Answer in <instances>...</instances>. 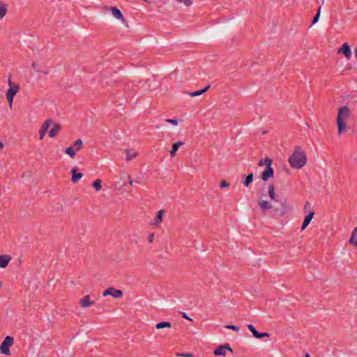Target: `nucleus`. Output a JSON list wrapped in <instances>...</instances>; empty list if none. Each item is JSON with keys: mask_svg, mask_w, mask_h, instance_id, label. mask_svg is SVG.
I'll list each match as a JSON object with an SVG mask.
<instances>
[{"mask_svg": "<svg viewBox=\"0 0 357 357\" xmlns=\"http://www.w3.org/2000/svg\"><path fill=\"white\" fill-rule=\"evenodd\" d=\"M307 160L305 152L299 146L294 147L293 153L288 159L290 166L296 169L303 168L306 165Z\"/></svg>", "mask_w": 357, "mask_h": 357, "instance_id": "1", "label": "nucleus"}, {"mask_svg": "<svg viewBox=\"0 0 357 357\" xmlns=\"http://www.w3.org/2000/svg\"><path fill=\"white\" fill-rule=\"evenodd\" d=\"M350 116V110L348 107H341L337 114V125L339 135L342 134L346 130V120Z\"/></svg>", "mask_w": 357, "mask_h": 357, "instance_id": "2", "label": "nucleus"}, {"mask_svg": "<svg viewBox=\"0 0 357 357\" xmlns=\"http://www.w3.org/2000/svg\"><path fill=\"white\" fill-rule=\"evenodd\" d=\"M266 168L262 172L261 178L263 181H267L269 178H273L274 175V170L271 167L273 160L268 157L266 158Z\"/></svg>", "mask_w": 357, "mask_h": 357, "instance_id": "3", "label": "nucleus"}, {"mask_svg": "<svg viewBox=\"0 0 357 357\" xmlns=\"http://www.w3.org/2000/svg\"><path fill=\"white\" fill-rule=\"evenodd\" d=\"M14 339L13 337L7 335L0 345V351L6 356L10 355L9 348L13 344Z\"/></svg>", "mask_w": 357, "mask_h": 357, "instance_id": "4", "label": "nucleus"}, {"mask_svg": "<svg viewBox=\"0 0 357 357\" xmlns=\"http://www.w3.org/2000/svg\"><path fill=\"white\" fill-rule=\"evenodd\" d=\"M123 294L121 290L116 289L114 287H109L102 293L103 296H112L114 298H121L123 296Z\"/></svg>", "mask_w": 357, "mask_h": 357, "instance_id": "5", "label": "nucleus"}, {"mask_svg": "<svg viewBox=\"0 0 357 357\" xmlns=\"http://www.w3.org/2000/svg\"><path fill=\"white\" fill-rule=\"evenodd\" d=\"M226 351H229L233 353V349L228 344H225L219 346L217 349H215L213 354L215 356H225L226 355Z\"/></svg>", "mask_w": 357, "mask_h": 357, "instance_id": "6", "label": "nucleus"}, {"mask_svg": "<svg viewBox=\"0 0 357 357\" xmlns=\"http://www.w3.org/2000/svg\"><path fill=\"white\" fill-rule=\"evenodd\" d=\"M337 54H343L347 60H349L351 57V51L350 46L348 43H344L341 47L338 50Z\"/></svg>", "mask_w": 357, "mask_h": 357, "instance_id": "7", "label": "nucleus"}, {"mask_svg": "<svg viewBox=\"0 0 357 357\" xmlns=\"http://www.w3.org/2000/svg\"><path fill=\"white\" fill-rule=\"evenodd\" d=\"M287 210L286 203H281L280 208H274L275 215L282 217L287 213Z\"/></svg>", "mask_w": 357, "mask_h": 357, "instance_id": "8", "label": "nucleus"}, {"mask_svg": "<svg viewBox=\"0 0 357 357\" xmlns=\"http://www.w3.org/2000/svg\"><path fill=\"white\" fill-rule=\"evenodd\" d=\"M9 89L6 92V96H15L19 91V86L17 84H13L11 81L8 80Z\"/></svg>", "mask_w": 357, "mask_h": 357, "instance_id": "9", "label": "nucleus"}, {"mask_svg": "<svg viewBox=\"0 0 357 357\" xmlns=\"http://www.w3.org/2000/svg\"><path fill=\"white\" fill-rule=\"evenodd\" d=\"M314 215V211H310L309 213L304 218L303 222L301 227V231H303L310 223Z\"/></svg>", "mask_w": 357, "mask_h": 357, "instance_id": "10", "label": "nucleus"}, {"mask_svg": "<svg viewBox=\"0 0 357 357\" xmlns=\"http://www.w3.org/2000/svg\"><path fill=\"white\" fill-rule=\"evenodd\" d=\"M71 181L73 183H77L83 176L82 173L77 172V167L73 168L71 170Z\"/></svg>", "mask_w": 357, "mask_h": 357, "instance_id": "11", "label": "nucleus"}, {"mask_svg": "<svg viewBox=\"0 0 357 357\" xmlns=\"http://www.w3.org/2000/svg\"><path fill=\"white\" fill-rule=\"evenodd\" d=\"M165 212V211L164 209L160 210L151 225L158 226L159 224H160L162 222Z\"/></svg>", "mask_w": 357, "mask_h": 357, "instance_id": "12", "label": "nucleus"}, {"mask_svg": "<svg viewBox=\"0 0 357 357\" xmlns=\"http://www.w3.org/2000/svg\"><path fill=\"white\" fill-rule=\"evenodd\" d=\"M258 204L261 210L265 213L266 210L271 209L273 208L271 204L268 201L259 200Z\"/></svg>", "mask_w": 357, "mask_h": 357, "instance_id": "13", "label": "nucleus"}, {"mask_svg": "<svg viewBox=\"0 0 357 357\" xmlns=\"http://www.w3.org/2000/svg\"><path fill=\"white\" fill-rule=\"evenodd\" d=\"M244 179L242 181V183L244 186L248 187L253 181L254 174L253 173H250L248 175H243Z\"/></svg>", "mask_w": 357, "mask_h": 357, "instance_id": "14", "label": "nucleus"}, {"mask_svg": "<svg viewBox=\"0 0 357 357\" xmlns=\"http://www.w3.org/2000/svg\"><path fill=\"white\" fill-rule=\"evenodd\" d=\"M79 303L82 307H86L93 304L94 303L90 301L89 295H86L80 300Z\"/></svg>", "mask_w": 357, "mask_h": 357, "instance_id": "15", "label": "nucleus"}, {"mask_svg": "<svg viewBox=\"0 0 357 357\" xmlns=\"http://www.w3.org/2000/svg\"><path fill=\"white\" fill-rule=\"evenodd\" d=\"M10 259V257L8 255H0V268H6Z\"/></svg>", "mask_w": 357, "mask_h": 357, "instance_id": "16", "label": "nucleus"}, {"mask_svg": "<svg viewBox=\"0 0 357 357\" xmlns=\"http://www.w3.org/2000/svg\"><path fill=\"white\" fill-rule=\"evenodd\" d=\"M111 12L115 18L118 20H124L122 13L116 7H111Z\"/></svg>", "mask_w": 357, "mask_h": 357, "instance_id": "17", "label": "nucleus"}, {"mask_svg": "<svg viewBox=\"0 0 357 357\" xmlns=\"http://www.w3.org/2000/svg\"><path fill=\"white\" fill-rule=\"evenodd\" d=\"M61 127L59 123H54V127L51 129L49 132L50 137H54L61 130Z\"/></svg>", "mask_w": 357, "mask_h": 357, "instance_id": "18", "label": "nucleus"}, {"mask_svg": "<svg viewBox=\"0 0 357 357\" xmlns=\"http://www.w3.org/2000/svg\"><path fill=\"white\" fill-rule=\"evenodd\" d=\"M184 143L183 142L178 141L174 144H173L172 149L170 150L169 153L171 156L173 158L176 155V151H178V148L182 146Z\"/></svg>", "mask_w": 357, "mask_h": 357, "instance_id": "19", "label": "nucleus"}, {"mask_svg": "<svg viewBox=\"0 0 357 357\" xmlns=\"http://www.w3.org/2000/svg\"><path fill=\"white\" fill-rule=\"evenodd\" d=\"M349 243L357 247V227L352 231Z\"/></svg>", "mask_w": 357, "mask_h": 357, "instance_id": "20", "label": "nucleus"}, {"mask_svg": "<svg viewBox=\"0 0 357 357\" xmlns=\"http://www.w3.org/2000/svg\"><path fill=\"white\" fill-rule=\"evenodd\" d=\"M210 87H211V86L208 85L206 87L201 89V90H198V91H194V92H191L189 94L192 97L198 96H200V95L204 93L205 92H206L209 89Z\"/></svg>", "mask_w": 357, "mask_h": 357, "instance_id": "21", "label": "nucleus"}, {"mask_svg": "<svg viewBox=\"0 0 357 357\" xmlns=\"http://www.w3.org/2000/svg\"><path fill=\"white\" fill-rule=\"evenodd\" d=\"M268 195H269L270 198L272 200L276 201L275 193V186L273 184H271L268 185Z\"/></svg>", "mask_w": 357, "mask_h": 357, "instance_id": "22", "label": "nucleus"}, {"mask_svg": "<svg viewBox=\"0 0 357 357\" xmlns=\"http://www.w3.org/2000/svg\"><path fill=\"white\" fill-rule=\"evenodd\" d=\"M155 327H156L157 329H162V328H171L172 327V324L169 321H162V322L158 323L156 324Z\"/></svg>", "mask_w": 357, "mask_h": 357, "instance_id": "23", "label": "nucleus"}, {"mask_svg": "<svg viewBox=\"0 0 357 357\" xmlns=\"http://www.w3.org/2000/svg\"><path fill=\"white\" fill-rule=\"evenodd\" d=\"M65 153L68 154L71 158L75 157V151L73 146H69L66 148Z\"/></svg>", "mask_w": 357, "mask_h": 357, "instance_id": "24", "label": "nucleus"}, {"mask_svg": "<svg viewBox=\"0 0 357 357\" xmlns=\"http://www.w3.org/2000/svg\"><path fill=\"white\" fill-rule=\"evenodd\" d=\"M92 186L96 191H100L102 188V181L100 179H96L92 183Z\"/></svg>", "mask_w": 357, "mask_h": 357, "instance_id": "25", "label": "nucleus"}, {"mask_svg": "<svg viewBox=\"0 0 357 357\" xmlns=\"http://www.w3.org/2000/svg\"><path fill=\"white\" fill-rule=\"evenodd\" d=\"M126 160L128 161L132 160L137 155V153L132 152L130 150H126Z\"/></svg>", "mask_w": 357, "mask_h": 357, "instance_id": "26", "label": "nucleus"}, {"mask_svg": "<svg viewBox=\"0 0 357 357\" xmlns=\"http://www.w3.org/2000/svg\"><path fill=\"white\" fill-rule=\"evenodd\" d=\"M7 13V8L5 4L0 3V20L2 19Z\"/></svg>", "mask_w": 357, "mask_h": 357, "instance_id": "27", "label": "nucleus"}, {"mask_svg": "<svg viewBox=\"0 0 357 357\" xmlns=\"http://www.w3.org/2000/svg\"><path fill=\"white\" fill-rule=\"evenodd\" d=\"M74 149H75V151H79L80 149H82L83 147V142L82 141L79 139H77L75 143H74V146H73Z\"/></svg>", "mask_w": 357, "mask_h": 357, "instance_id": "28", "label": "nucleus"}, {"mask_svg": "<svg viewBox=\"0 0 357 357\" xmlns=\"http://www.w3.org/2000/svg\"><path fill=\"white\" fill-rule=\"evenodd\" d=\"M52 123H53L52 119H46L42 124L41 128L47 131L48 128H50Z\"/></svg>", "mask_w": 357, "mask_h": 357, "instance_id": "29", "label": "nucleus"}, {"mask_svg": "<svg viewBox=\"0 0 357 357\" xmlns=\"http://www.w3.org/2000/svg\"><path fill=\"white\" fill-rule=\"evenodd\" d=\"M248 329L252 332L253 336L257 338L258 334H259V332L257 331V329L255 328V327L252 325V324H248Z\"/></svg>", "mask_w": 357, "mask_h": 357, "instance_id": "30", "label": "nucleus"}, {"mask_svg": "<svg viewBox=\"0 0 357 357\" xmlns=\"http://www.w3.org/2000/svg\"><path fill=\"white\" fill-rule=\"evenodd\" d=\"M320 12H321V7L319 8L317 14L314 16L312 21V24H314L319 21V19L320 17Z\"/></svg>", "mask_w": 357, "mask_h": 357, "instance_id": "31", "label": "nucleus"}, {"mask_svg": "<svg viewBox=\"0 0 357 357\" xmlns=\"http://www.w3.org/2000/svg\"><path fill=\"white\" fill-rule=\"evenodd\" d=\"M178 2L183 3L186 6H190L192 3V0H176Z\"/></svg>", "mask_w": 357, "mask_h": 357, "instance_id": "32", "label": "nucleus"}, {"mask_svg": "<svg viewBox=\"0 0 357 357\" xmlns=\"http://www.w3.org/2000/svg\"><path fill=\"white\" fill-rule=\"evenodd\" d=\"M177 356H183V357H194L192 353H178L176 354Z\"/></svg>", "mask_w": 357, "mask_h": 357, "instance_id": "33", "label": "nucleus"}, {"mask_svg": "<svg viewBox=\"0 0 357 357\" xmlns=\"http://www.w3.org/2000/svg\"><path fill=\"white\" fill-rule=\"evenodd\" d=\"M226 328L233 330L234 331H238L239 327L235 326V325H227L225 326Z\"/></svg>", "mask_w": 357, "mask_h": 357, "instance_id": "34", "label": "nucleus"}, {"mask_svg": "<svg viewBox=\"0 0 357 357\" xmlns=\"http://www.w3.org/2000/svg\"><path fill=\"white\" fill-rule=\"evenodd\" d=\"M165 121L172 123L174 126H176L178 124V120L176 119H167L165 120Z\"/></svg>", "mask_w": 357, "mask_h": 357, "instance_id": "35", "label": "nucleus"}, {"mask_svg": "<svg viewBox=\"0 0 357 357\" xmlns=\"http://www.w3.org/2000/svg\"><path fill=\"white\" fill-rule=\"evenodd\" d=\"M269 335H270L268 333H266V332H264V333H259V334H258V335L257 337V339H261V338H263V337H269Z\"/></svg>", "mask_w": 357, "mask_h": 357, "instance_id": "36", "label": "nucleus"}, {"mask_svg": "<svg viewBox=\"0 0 357 357\" xmlns=\"http://www.w3.org/2000/svg\"><path fill=\"white\" fill-rule=\"evenodd\" d=\"M46 130H43L40 128V130H39V139H43L45 133H46Z\"/></svg>", "mask_w": 357, "mask_h": 357, "instance_id": "37", "label": "nucleus"}, {"mask_svg": "<svg viewBox=\"0 0 357 357\" xmlns=\"http://www.w3.org/2000/svg\"><path fill=\"white\" fill-rule=\"evenodd\" d=\"M229 186V183L225 180H222L220 183V188H227Z\"/></svg>", "mask_w": 357, "mask_h": 357, "instance_id": "38", "label": "nucleus"}, {"mask_svg": "<svg viewBox=\"0 0 357 357\" xmlns=\"http://www.w3.org/2000/svg\"><path fill=\"white\" fill-rule=\"evenodd\" d=\"M6 98H7V100H8V102L9 103V105L10 107H12V104H13V98H14V96H6Z\"/></svg>", "mask_w": 357, "mask_h": 357, "instance_id": "39", "label": "nucleus"}, {"mask_svg": "<svg viewBox=\"0 0 357 357\" xmlns=\"http://www.w3.org/2000/svg\"><path fill=\"white\" fill-rule=\"evenodd\" d=\"M153 238H154V234L153 233L149 234V235L148 236L149 243H153Z\"/></svg>", "mask_w": 357, "mask_h": 357, "instance_id": "40", "label": "nucleus"}, {"mask_svg": "<svg viewBox=\"0 0 357 357\" xmlns=\"http://www.w3.org/2000/svg\"><path fill=\"white\" fill-rule=\"evenodd\" d=\"M310 210V204L308 202H306L304 206V211H307Z\"/></svg>", "mask_w": 357, "mask_h": 357, "instance_id": "41", "label": "nucleus"}, {"mask_svg": "<svg viewBox=\"0 0 357 357\" xmlns=\"http://www.w3.org/2000/svg\"><path fill=\"white\" fill-rule=\"evenodd\" d=\"M266 158L264 160L261 159L259 160V163H258V165L259 167H261V166H264V165H266Z\"/></svg>", "mask_w": 357, "mask_h": 357, "instance_id": "42", "label": "nucleus"}, {"mask_svg": "<svg viewBox=\"0 0 357 357\" xmlns=\"http://www.w3.org/2000/svg\"><path fill=\"white\" fill-rule=\"evenodd\" d=\"M181 314H182V317L185 319H188V320H190V321H192V319H190L185 312H181Z\"/></svg>", "mask_w": 357, "mask_h": 357, "instance_id": "43", "label": "nucleus"}, {"mask_svg": "<svg viewBox=\"0 0 357 357\" xmlns=\"http://www.w3.org/2000/svg\"><path fill=\"white\" fill-rule=\"evenodd\" d=\"M128 178H129V181H128V182H129V183L132 185V183H133V181L131 179V178H130V176H128Z\"/></svg>", "mask_w": 357, "mask_h": 357, "instance_id": "44", "label": "nucleus"}, {"mask_svg": "<svg viewBox=\"0 0 357 357\" xmlns=\"http://www.w3.org/2000/svg\"><path fill=\"white\" fill-rule=\"evenodd\" d=\"M41 73H43V75H47L48 74V71H40Z\"/></svg>", "mask_w": 357, "mask_h": 357, "instance_id": "45", "label": "nucleus"}, {"mask_svg": "<svg viewBox=\"0 0 357 357\" xmlns=\"http://www.w3.org/2000/svg\"><path fill=\"white\" fill-rule=\"evenodd\" d=\"M304 357H310V356L308 353H306Z\"/></svg>", "mask_w": 357, "mask_h": 357, "instance_id": "46", "label": "nucleus"}, {"mask_svg": "<svg viewBox=\"0 0 357 357\" xmlns=\"http://www.w3.org/2000/svg\"><path fill=\"white\" fill-rule=\"evenodd\" d=\"M3 145L1 142H0V149L3 148Z\"/></svg>", "mask_w": 357, "mask_h": 357, "instance_id": "47", "label": "nucleus"}, {"mask_svg": "<svg viewBox=\"0 0 357 357\" xmlns=\"http://www.w3.org/2000/svg\"><path fill=\"white\" fill-rule=\"evenodd\" d=\"M32 66H33V68H35L36 64L34 63L32 64Z\"/></svg>", "mask_w": 357, "mask_h": 357, "instance_id": "48", "label": "nucleus"}, {"mask_svg": "<svg viewBox=\"0 0 357 357\" xmlns=\"http://www.w3.org/2000/svg\"><path fill=\"white\" fill-rule=\"evenodd\" d=\"M320 1H322V3H324V0H320Z\"/></svg>", "mask_w": 357, "mask_h": 357, "instance_id": "49", "label": "nucleus"}, {"mask_svg": "<svg viewBox=\"0 0 357 357\" xmlns=\"http://www.w3.org/2000/svg\"><path fill=\"white\" fill-rule=\"evenodd\" d=\"M320 1H322V3H324V0H320Z\"/></svg>", "mask_w": 357, "mask_h": 357, "instance_id": "50", "label": "nucleus"}, {"mask_svg": "<svg viewBox=\"0 0 357 357\" xmlns=\"http://www.w3.org/2000/svg\"><path fill=\"white\" fill-rule=\"evenodd\" d=\"M1 287V282H0V287Z\"/></svg>", "mask_w": 357, "mask_h": 357, "instance_id": "51", "label": "nucleus"}]
</instances>
